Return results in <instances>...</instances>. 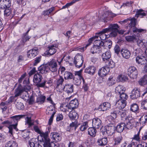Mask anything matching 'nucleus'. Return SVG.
I'll list each match as a JSON object with an SVG mask.
<instances>
[{
    "mask_svg": "<svg viewBox=\"0 0 147 147\" xmlns=\"http://www.w3.org/2000/svg\"><path fill=\"white\" fill-rule=\"evenodd\" d=\"M137 20L134 18H130L124 20L121 22L122 23H125L128 22L129 24L127 28L128 29L127 32L125 33V35L129 34V33L131 34L132 31L135 32H142L144 31V30L142 29H138L135 27L136 25Z\"/></svg>",
    "mask_w": 147,
    "mask_h": 147,
    "instance_id": "1",
    "label": "nucleus"
},
{
    "mask_svg": "<svg viewBox=\"0 0 147 147\" xmlns=\"http://www.w3.org/2000/svg\"><path fill=\"white\" fill-rule=\"evenodd\" d=\"M35 131L39 134L41 138V140H39L40 142L42 143L44 147H49L50 139L49 137V133L48 131L45 133L40 131L37 126L34 127Z\"/></svg>",
    "mask_w": 147,
    "mask_h": 147,
    "instance_id": "2",
    "label": "nucleus"
},
{
    "mask_svg": "<svg viewBox=\"0 0 147 147\" xmlns=\"http://www.w3.org/2000/svg\"><path fill=\"white\" fill-rule=\"evenodd\" d=\"M115 127L113 123H109L107 126H102L100 128L101 132L103 134H107L108 136H112L114 133Z\"/></svg>",
    "mask_w": 147,
    "mask_h": 147,
    "instance_id": "3",
    "label": "nucleus"
},
{
    "mask_svg": "<svg viewBox=\"0 0 147 147\" xmlns=\"http://www.w3.org/2000/svg\"><path fill=\"white\" fill-rule=\"evenodd\" d=\"M25 116L24 115H15L11 117L10 118L11 119V122H13V125L10 126L9 127V132L11 135L12 134L13 129H14L16 131L18 130L17 127L18 125V121L21 118Z\"/></svg>",
    "mask_w": 147,
    "mask_h": 147,
    "instance_id": "4",
    "label": "nucleus"
},
{
    "mask_svg": "<svg viewBox=\"0 0 147 147\" xmlns=\"http://www.w3.org/2000/svg\"><path fill=\"white\" fill-rule=\"evenodd\" d=\"M42 76L38 72L34 75L33 81L38 87H43L45 86L46 81L43 80L42 82L40 83L42 81Z\"/></svg>",
    "mask_w": 147,
    "mask_h": 147,
    "instance_id": "5",
    "label": "nucleus"
},
{
    "mask_svg": "<svg viewBox=\"0 0 147 147\" xmlns=\"http://www.w3.org/2000/svg\"><path fill=\"white\" fill-rule=\"evenodd\" d=\"M119 26L117 24H110L108 28H106L108 29V32L110 33L111 37H115L117 34V32L118 31Z\"/></svg>",
    "mask_w": 147,
    "mask_h": 147,
    "instance_id": "6",
    "label": "nucleus"
},
{
    "mask_svg": "<svg viewBox=\"0 0 147 147\" xmlns=\"http://www.w3.org/2000/svg\"><path fill=\"white\" fill-rule=\"evenodd\" d=\"M49 67V69L52 72L56 71L58 69V65L57 61L55 59H52L50 61L48 62L47 64Z\"/></svg>",
    "mask_w": 147,
    "mask_h": 147,
    "instance_id": "7",
    "label": "nucleus"
},
{
    "mask_svg": "<svg viewBox=\"0 0 147 147\" xmlns=\"http://www.w3.org/2000/svg\"><path fill=\"white\" fill-rule=\"evenodd\" d=\"M83 57L82 55L77 54L74 57V63L75 66L78 68L81 67L83 63Z\"/></svg>",
    "mask_w": 147,
    "mask_h": 147,
    "instance_id": "8",
    "label": "nucleus"
},
{
    "mask_svg": "<svg viewBox=\"0 0 147 147\" xmlns=\"http://www.w3.org/2000/svg\"><path fill=\"white\" fill-rule=\"evenodd\" d=\"M79 105L78 100L76 99L71 100L69 104L66 106L68 110L66 109L65 110V112H66L67 111H69L71 110H73L74 109L76 108Z\"/></svg>",
    "mask_w": 147,
    "mask_h": 147,
    "instance_id": "9",
    "label": "nucleus"
},
{
    "mask_svg": "<svg viewBox=\"0 0 147 147\" xmlns=\"http://www.w3.org/2000/svg\"><path fill=\"white\" fill-rule=\"evenodd\" d=\"M108 29L105 28L96 34L99 35L98 37L99 36L100 40H104L106 38L111 36L110 33L109 34H108Z\"/></svg>",
    "mask_w": 147,
    "mask_h": 147,
    "instance_id": "10",
    "label": "nucleus"
},
{
    "mask_svg": "<svg viewBox=\"0 0 147 147\" xmlns=\"http://www.w3.org/2000/svg\"><path fill=\"white\" fill-rule=\"evenodd\" d=\"M54 107L51 106L48 107L47 109V114L49 115H52L49 120V125H51L53 122L54 115L55 113V112L54 110Z\"/></svg>",
    "mask_w": 147,
    "mask_h": 147,
    "instance_id": "11",
    "label": "nucleus"
},
{
    "mask_svg": "<svg viewBox=\"0 0 147 147\" xmlns=\"http://www.w3.org/2000/svg\"><path fill=\"white\" fill-rule=\"evenodd\" d=\"M57 45H52L48 46L49 50L46 51L45 53V54L47 56H48L54 54L56 52L57 50L54 47H57Z\"/></svg>",
    "mask_w": 147,
    "mask_h": 147,
    "instance_id": "12",
    "label": "nucleus"
},
{
    "mask_svg": "<svg viewBox=\"0 0 147 147\" xmlns=\"http://www.w3.org/2000/svg\"><path fill=\"white\" fill-rule=\"evenodd\" d=\"M11 1L10 0H0V8L2 9L10 7Z\"/></svg>",
    "mask_w": 147,
    "mask_h": 147,
    "instance_id": "13",
    "label": "nucleus"
},
{
    "mask_svg": "<svg viewBox=\"0 0 147 147\" xmlns=\"http://www.w3.org/2000/svg\"><path fill=\"white\" fill-rule=\"evenodd\" d=\"M125 121L123 123H124L125 129H131L132 128L133 125L134 119H129L128 117L125 118Z\"/></svg>",
    "mask_w": 147,
    "mask_h": 147,
    "instance_id": "14",
    "label": "nucleus"
},
{
    "mask_svg": "<svg viewBox=\"0 0 147 147\" xmlns=\"http://www.w3.org/2000/svg\"><path fill=\"white\" fill-rule=\"evenodd\" d=\"M140 95V91L138 88L134 89L130 95V97L132 99H136L139 97Z\"/></svg>",
    "mask_w": 147,
    "mask_h": 147,
    "instance_id": "15",
    "label": "nucleus"
},
{
    "mask_svg": "<svg viewBox=\"0 0 147 147\" xmlns=\"http://www.w3.org/2000/svg\"><path fill=\"white\" fill-rule=\"evenodd\" d=\"M111 105L108 102H104L99 106V109L100 111H105L110 108Z\"/></svg>",
    "mask_w": 147,
    "mask_h": 147,
    "instance_id": "16",
    "label": "nucleus"
},
{
    "mask_svg": "<svg viewBox=\"0 0 147 147\" xmlns=\"http://www.w3.org/2000/svg\"><path fill=\"white\" fill-rule=\"evenodd\" d=\"M136 62L138 64L144 65L146 63L147 60L145 57L143 56H138L137 57L136 59Z\"/></svg>",
    "mask_w": 147,
    "mask_h": 147,
    "instance_id": "17",
    "label": "nucleus"
},
{
    "mask_svg": "<svg viewBox=\"0 0 147 147\" xmlns=\"http://www.w3.org/2000/svg\"><path fill=\"white\" fill-rule=\"evenodd\" d=\"M49 67L47 64L41 65L38 68L39 73L42 74H46L48 72Z\"/></svg>",
    "mask_w": 147,
    "mask_h": 147,
    "instance_id": "18",
    "label": "nucleus"
},
{
    "mask_svg": "<svg viewBox=\"0 0 147 147\" xmlns=\"http://www.w3.org/2000/svg\"><path fill=\"white\" fill-rule=\"evenodd\" d=\"M92 123L94 127L98 128L101 125L102 122L100 119L96 118L92 120Z\"/></svg>",
    "mask_w": 147,
    "mask_h": 147,
    "instance_id": "19",
    "label": "nucleus"
},
{
    "mask_svg": "<svg viewBox=\"0 0 147 147\" xmlns=\"http://www.w3.org/2000/svg\"><path fill=\"white\" fill-rule=\"evenodd\" d=\"M109 69L108 67H102L98 71V74L101 77H102L105 76L109 71Z\"/></svg>",
    "mask_w": 147,
    "mask_h": 147,
    "instance_id": "20",
    "label": "nucleus"
},
{
    "mask_svg": "<svg viewBox=\"0 0 147 147\" xmlns=\"http://www.w3.org/2000/svg\"><path fill=\"white\" fill-rule=\"evenodd\" d=\"M117 108L116 109L118 110H122L126 106V103L125 102L122 101L120 99L117 101L115 104Z\"/></svg>",
    "mask_w": 147,
    "mask_h": 147,
    "instance_id": "21",
    "label": "nucleus"
},
{
    "mask_svg": "<svg viewBox=\"0 0 147 147\" xmlns=\"http://www.w3.org/2000/svg\"><path fill=\"white\" fill-rule=\"evenodd\" d=\"M63 89L68 94L72 93L73 92V85L71 84H65L64 86Z\"/></svg>",
    "mask_w": 147,
    "mask_h": 147,
    "instance_id": "22",
    "label": "nucleus"
},
{
    "mask_svg": "<svg viewBox=\"0 0 147 147\" xmlns=\"http://www.w3.org/2000/svg\"><path fill=\"white\" fill-rule=\"evenodd\" d=\"M102 57L103 61L105 62H107V61L109 60L111 57L110 51H106L102 55Z\"/></svg>",
    "mask_w": 147,
    "mask_h": 147,
    "instance_id": "23",
    "label": "nucleus"
},
{
    "mask_svg": "<svg viewBox=\"0 0 147 147\" xmlns=\"http://www.w3.org/2000/svg\"><path fill=\"white\" fill-rule=\"evenodd\" d=\"M38 139L33 138L29 141V144L30 147H38L40 143L38 142Z\"/></svg>",
    "mask_w": 147,
    "mask_h": 147,
    "instance_id": "24",
    "label": "nucleus"
},
{
    "mask_svg": "<svg viewBox=\"0 0 147 147\" xmlns=\"http://www.w3.org/2000/svg\"><path fill=\"white\" fill-rule=\"evenodd\" d=\"M50 136L51 139L53 140L58 142L61 140V137L58 133L56 132L51 133L50 134Z\"/></svg>",
    "mask_w": 147,
    "mask_h": 147,
    "instance_id": "25",
    "label": "nucleus"
},
{
    "mask_svg": "<svg viewBox=\"0 0 147 147\" xmlns=\"http://www.w3.org/2000/svg\"><path fill=\"white\" fill-rule=\"evenodd\" d=\"M38 54V49L35 48L29 51L27 53V55L28 57H34Z\"/></svg>",
    "mask_w": 147,
    "mask_h": 147,
    "instance_id": "26",
    "label": "nucleus"
},
{
    "mask_svg": "<svg viewBox=\"0 0 147 147\" xmlns=\"http://www.w3.org/2000/svg\"><path fill=\"white\" fill-rule=\"evenodd\" d=\"M24 91L22 86L20 84H19L17 88L15 90V97H17L21 95Z\"/></svg>",
    "mask_w": 147,
    "mask_h": 147,
    "instance_id": "27",
    "label": "nucleus"
},
{
    "mask_svg": "<svg viewBox=\"0 0 147 147\" xmlns=\"http://www.w3.org/2000/svg\"><path fill=\"white\" fill-rule=\"evenodd\" d=\"M96 68L94 66H89L87 67L85 70V72L92 75L94 73Z\"/></svg>",
    "mask_w": 147,
    "mask_h": 147,
    "instance_id": "28",
    "label": "nucleus"
},
{
    "mask_svg": "<svg viewBox=\"0 0 147 147\" xmlns=\"http://www.w3.org/2000/svg\"><path fill=\"white\" fill-rule=\"evenodd\" d=\"M121 53L123 57L125 59H128L131 55L130 52L127 49L121 50Z\"/></svg>",
    "mask_w": 147,
    "mask_h": 147,
    "instance_id": "29",
    "label": "nucleus"
},
{
    "mask_svg": "<svg viewBox=\"0 0 147 147\" xmlns=\"http://www.w3.org/2000/svg\"><path fill=\"white\" fill-rule=\"evenodd\" d=\"M125 125L124 123H121L117 125L116 128L115 127V130H116L117 132L121 133L122 132L123 130L125 129Z\"/></svg>",
    "mask_w": 147,
    "mask_h": 147,
    "instance_id": "30",
    "label": "nucleus"
},
{
    "mask_svg": "<svg viewBox=\"0 0 147 147\" xmlns=\"http://www.w3.org/2000/svg\"><path fill=\"white\" fill-rule=\"evenodd\" d=\"M137 37L134 36H126L125 39L126 40L129 42H133L135 40H136L138 39V38L139 36H140V34L139 33H137Z\"/></svg>",
    "mask_w": 147,
    "mask_h": 147,
    "instance_id": "31",
    "label": "nucleus"
},
{
    "mask_svg": "<svg viewBox=\"0 0 147 147\" xmlns=\"http://www.w3.org/2000/svg\"><path fill=\"white\" fill-rule=\"evenodd\" d=\"M98 38H96L93 41H94V45L99 48L101 47L104 46L105 43L103 41L97 39L98 38Z\"/></svg>",
    "mask_w": 147,
    "mask_h": 147,
    "instance_id": "32",
    "label": "nucleus"
},
{
    "mask_svg": "<svg viewBox=\"0 0 147 147\" xmlns=\"http://www.w3.org/2000/svg\"><path fill=\"white\" fill-rule=\"evenodd\" d=\"M139 121L140 124H142L143 126L147 122V115L146 114L143 115L140 118Z\"/></svg>",
    "mask_w": 147,
    "mask_h": 147,
    "instance_id": "33",
    "label": "nucleus"
},
{
    "mask_svg": "<svg viewBox=\"0 0 147 147\" xmlns=\"http://www.w3.org/2000/svg\"><path fill=\"white\" fill-rule=\"evenodd\" d=\"M108 140L107 137H104L98 140V142L100 146H103L106 145L107 143Z\"/></svg>",
    "mask_w": 147,
    "mask_h": 147,
    "instance_id": "34",
    "label": "nucleus"
},
{
    "mask_svg": "<svg viewBox=\"0 0 147 147\" xmlns=\"http://www.w3.org/2000/svg\"><path fill=\"white\" fill-rule=\"evenodd\" d=\"M123 86L121 85H118L115 89V92L117 94L119 95L121 93H122L124 92Z\"/></svg>",
    "mask_w": 147,
    "mask_h": 147,
    "instance_id": "35",
    "label": "nucleus"
},
{
    "mask_svg": "<svg viewBox=\"0 0 147 147\" xmlns=\"http://www.w3.org/2000/svg\"><path fill=\"white\" fill-rule=\"evenodd\" d=\"M139 83L141 86L145 85L147 84V75H145L139 81Z\"/></svg>",
    "mask_w": 147,
    "mask_h": 147,
    "instance_id": "36",
    "label": "nucleus"
},
{
    "mask_svg": "<svg viewBox=\"0 0 147 147\" xmlns=\"http://www.w3.org/2000/svg\"><path fill=\"white\" fill-rule=\"evenodd\" d=\"M78 122L77 121H75L74 122H72L71 123L69 126L67 127V131H70V129H73V128L74 127V129L75 130L76 128L78 126Z\"/></svg>",
    "mask_w": 147,
    "mask_h": 147,
    "instance_id": "37",
    "label": "nucleus"
},
{
    "mask_svg": "<svg viewBox=\"0 0 147 147\" xmlns=\"http://www.w3.org/2000/svg\"><path fill=\"white\" fill-rule=\"evenodd\" d=\"M5 146L6 147H18L17 144L13 141L8 142L6 144Z\"/></svg>",
    "mask_w": 147,
    "mask_h": 147,
    "instance_id": "38",
    "label": "nucleus"
},
{
    "mask_svg": "<svg viewBox=\"0 0 147 147\" xmlns=\"http://www.w3.org/2000/svg\"><path fill=\"white\" fill-rule=\"evenodd\" d=\"M146 13L144 12L143 10L140 9L139 10H138L137 11L135 15V17L137 18L139 17H140L141 18H142L144 16H146Z\"/></svg>",
    "mask_w": 147,
    "mask_h": 147,
    "instance_id": "39",
    "label": "nucleus"
},
{
    "mask_svg": "<svg viewBox=\"0 0 147 147\" xmlns=\"http://www.w3.org/2000/svg\"><path fill=\"white\" fill-rule=\"evenodd\" d=\"M88 134L92 137H95L96 135V130L94 127H90L88 129Z\"/></svg>",
    "mask_w": 147,
    "mask_h": 147,
    "instance_id": "40",
    "label": "nucleus"
},
{
    "mask_svg": "<svg viewBox=\"0 0 147 147\" xmlns=\"http://www.w3.org/2000/svg\"><path fill=\"white\" fill-rule=\"evenodd\" d=\"M45 99L46 97L45 96L41 95L37 98L36 102L39 104H42L44 102Z\"/></svg>",
    "mask_w": 147,
    "mask_h": 147,
    "instance_id": "41",
    "label": "nucleus"
},
{
    "mask_svg": "<svg viewBox=\"0 0 147 147\" xmlns=\"http://www.w3.org/2000/svg\"><path fill=\"white\" fill-rule=\"evenodd\" d=\"M64 77L65 80L71 79L74 78V75L70 72L65 71L64 74Z\"/></svg>",
    "mask_w": 147,
    "mask_h": 147,
    "instance_id": "42",
    "label": "nucleus"
},
{
    "mask_svg": "<svg viewBox=\"0 0 147 147\" xmlns=\"http://www.w3.org/2000/svg\"><path fill=\"white\" fill-rule=\"evenodd\" d=\"M72 110L69 111V116L71 119H75L77 117V114L76 113Z\"/></svg>",
    "mask_w": 147,
    "mask_h": 147,
    "instance_id": "43",
    "label": "nucleus"
},
{
    "mask_svg": "<svg viewBox=\"0 0 147 147\" xmlns=\"http://www.w3.org/2000/svg\"><path fill=\"white\" fill-rule=\"evenodd\" d=\"M4 11V16L7 17L9 16L11 13V10L10 7L5 8Z\"/></svg>",
    "mask_w": 147,
    "mask_h": 147,
    "instance_id": "44",
    "label": "nucleus"
},
{
    "mask_svg": "<svg viewBox=\"0 0 147 147\" xmlns=\"http://www.w3.org/2000/svg\"><path fill=\"white\" fill-rule=\"evenodd\" d=\"M105 63L109 68H112L115 66V63L111 60H109Z\"/></svg>",
    "mask_w": 147,
    "mask_h": 147,
    "instance_id": "45",
    "label": "nucleus"
},
{
    "mask_svg": "<svg viewBox=\"0 0 147 147\" xmlns=\"http://www.w3.org/2000/svg\"><path fill=\"white\" fill-rule=\"evenodd\" d=\"M64 81V80L63 78L61 76H60L59 78L57 79L56 82L57 85V88H59V86L60 85H61Z\"/></svg>",
    "mask_w": 147,
    "mask_h": 147,
    "instance_id": "46",
    "label": "nucleus"
},
{
    "mask_svg": "<svg viewBox=\"0 0 147 147\" xmlns=\"http://www.w3.org/2000/svg\"><path fill=\"white\" fill-rule=\"evenodd\" d=\"M126 111L123 110H118L117 111V113H118V115H120L122 118L125 117L126 116Z\"/></svg>",
    "mask_w": 147,
    "mask_h": 147,
    "instance_id": "47",
    "label": "nucleus"
},
{
    "mask_svg": "<svg viewBox=\"0 0 147 147\" xmlns=\"http://www.w3.org/2000/svg\"><path fill=\"white\" fill-rule=\"evenodd\" d=\"M118 95L121 99V100L125 102L128 98V96L124 92L122 93H121Z\"/></svg>",
    "mask_w": 147,
    "mask_h": 147,
    "instance_id": "48",
    "label": "nucleus"
},
{
    "mask_svg": "<svg viewBox=\"0 0 147 147\" xmlns=\"http://www.w3.org/2000/svg\"><path fill=\"white\" fill-rule=\"evenodd\" d=\"M139 109L138 105L136 103H134L131 105L130 110L133 112L137 111Z\"/></svg>",
    "mask_w": 147,
    "mask_h": 147,
    "instance_id": "49",
    "label": "nucleus"
},
{
    "mask_svg": "<svg viewBox=\"0 0 147 147\" xmlns=\"http://www.w3.org/2000/svg\"><path fill=\"white\" fill-rule=\"evenodd\" d=\"M118 79L119 81L123 82L126 81L128 80L127 76L123 75H119L118 77Z\"/></svg>",
    "mask_w": 147,
    "mask_h": 147,
    "instance_id": "50",
    "label": "nucleus"
},
{
    "mask_svg": "<svg viewBox=\"0 0 147 147\" xmlns=\"http://www.w3.org/2000/svg\"><path fill=\"white\" fill-rule=\"evenodd\" d=\"M122 140V137L120 134H119L118 136L115 138V144L118 145L119 144Z\"/></svg>",
    "mask_w": 147,
    "mask_h": 147,
    "instance_id": "51",
    "label": "nucleus"
},
{
    "mask_svg": "<svg viewBox=\"0 0 147 147\" xmlns=\"http://www.w3.org/2000/svg\"><path fill=\"white\" fill-rule=\"evenodd\" d=\"M88 122H85L83 123L80 127V130L82 131H84L88 127Z\"/></svg>",
    "mask_w": 147,
    "mask_h": 147,
    "instance_id": "52",
    "label": "nucleus"
},
{
    "mask_svg": "<svg viewBox=\"0 0 147 147\" xmlns=\"http://www.w3.org/2000/svg\"><path fill=\"white\" fill-rule=\"evenodd\" d=\"M118 111V109H113L111 113V116L113 118L115 119L116 118L117 116L118 115V113H117V111Z\"/></svg>",
    "mask_w": 147,
    "mask_h": 147,
    "instance_id": "53",
    "label": "nucleus"
},
{
    "mask_svg": "<svg viewBox=\"0 0 147 147\" xmlns=\"http://www.w3.org/2000/svg\"><path fill=\"white\" fill-rule=\"evenodd\" d=\"M138 74V71L136 69L133 73L129 75V77L133 79L136 78Z\"/></svg>",
    "mask_w": 147,
    "mask_h": 147,
    "instance_id": "54",
    "label": "nucleus"
},
{
    "mask_svg": "<svg viewBox=\"0 0 147 147\" xmlns=\"http://www.w3.org/2000/svg\"><path fill=\"white\" fill-rule=\"evenodd\" d=\"M16 108L19 110L23 109L24 108V106L23 104L20 102H18L16 104Z\"/></svg>",
    "mask_w": 147,
    "mask_h": 147,
    "instance_id": "55",
    "label": "nucleus"
},
{
    "mask_svg": "<svg viewBox=\"0 0 147 147\" xmlns=\"http://www.w3.org/2000/svg\"><path fill=\"white\" fill-rule=\"evenodd\" d=\"M82 71V70L81 69L79 71H75L74 74L75 75L78 76L80 79H82L83 82H84V80L81 76V73Z\"/></svg>",
    "mask_w": 147,
    "mask_h": 147,
    "instance_id": "56",
    "label": "nucleus"
},
{
    "mask_svg": "<svg viewBox=\"0 0 147 147\" xmlns=\"http://www.w3.org/2000/svg\"><path fill=\"white\" fill-rule=\"evenodd\" d=\"M29 131H25L22 133L23 137L26 139H28L29 138Z\"/></svg>",
    "mask_w": 147,
    "mask_h": 147,
    "instance_id": "57",
    "label": "nucleus"
},
{
    "mask_svg": "<svg viewBox=\"0 0 147 147\" xmlns=\"http://www.w3.org/2000/svg\"><path fill=\"white\" fill-rule=\"evenodd\" d=\"M98 38V36H97V35L95 36L94 37H93L91 38H90L88 40V42L89 43L88 44H87L86 47H85V48L86 49V48L89 46L91 43L93 41V40L95 39L96 38Z\"/></svg>",
    "mask_w": 147,
    "mask_h": 147,
    "instance_id": "58",
    "label": "nucleus"
},
{
    "mask_svg": "<svg viewBox=\"0 0 147 147\" xmlns=\"http://www.w3.org/2000/svg\"><path fill=\"white\" fill-rule=\"evenodd\" d=\"M142 106L143 109L147 110V99L143 100L141 102Z\"/></svg>",
    "mask_w": 147,
    "mask_h": 147,
    "instance_id": "59",
    "label": "nucleus"
},
{
    "mask_svg": "<svg viewBox=\"0 0 147 147\" xmlns=\"http://www.w3.org/2000/svg\"><path fill=\"white\" fill-rule=\"evenodd\" d=\"M13 122L10 121L9 120L5 121H3L2 123V124H6L5 125H6L7 127H8L9 129V127L10 126L13 125L12 124Z\"/></svg>",
    "mask_w": 147,
    "mask_h": 147,
    "instance_id": "60",
    "label": "nucleus"
},
{
    "mask_svg": "<svg viewBox=\"0 0 147 147\" xmlns=\"http://www.w3.org/2000/svg\"><path fill=\"white\" fill-rule=\"evenodd\" d=\"M99 49V48L94 45V47L91 49V51L93 54L96 53L97 52V50Z\"/></svg>",
    "mask_w": 147,
    "mask_h": 147,
    "instance_id": "61",
    "label": "nucleus"
},
{
    "mask_svg": "<svg viewBox=\"0 0 147 147\" xmlns=\"http://www.w3.org/2000/svg\"><path fill=\"white\" fill-rule=\"evenodd\" d=\"M136 69V68L134 67H129L127 70L128 75H129L133 73Z\"/></svg>",
    "mask_w": 147,
    "mask_h": 147,
    "instance_id": "62",
    "label": "nucleus"
},
{
    "mask_svg": "<svg viewBox=\"0 0 147 147\" xmlns=\"http://www.w3.org/2000/svg\"><path fill=\"white\" fill-rule=\"evenodd\" d=\"M137 43L138 45L140 48L145 46L144 43L143 41L140 40L139 39L137 40Z\"/></svg>",
    "mask_w": 147,
    "mask_h": 147,
    "instance_id": "63",
    "label": "nucleus"
},
{
    "mask_svg": "<svg viewBox=\"0 0 147 147\" xmlns=\"http://www.w3.org/2000/svg\"><path fill=\"white\" fill-rule=\"evenodd\" d=\"M114 50L115 53L118 55L121 49L119 46L117 45H115L114 48Z\"/></svg>",
    "mask_w": 147,
    "mask_h": 147,
    "instance_id": "64",
    "label": "nucleus"
}]
</instances>
